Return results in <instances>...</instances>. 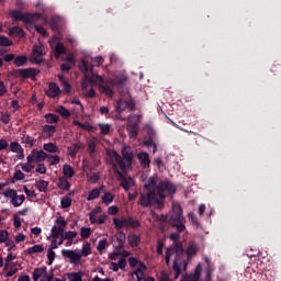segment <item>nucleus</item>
I'll use <instances>...</instances> for the list:
<instances>
[{
	"instance_id": "obj_1",
	"label": "nucleus",
	"mask_w": 281,
	"mask_h": 281,
	"mask_svg": "<svg viewBox=\"0 0 281 281\" xmlns=\"http://www.w3.org/2000/svg\"><path fill=\"white\" fill-rule=\"evenodd\" d=\"M175 194H177V186L172 181L162 180L157 183V179L150 177L143 186V192L140 193L138 204L142 207L161 205L166 198Z\"/></svg>"
},
{
	"instance_id": "obj_2",
	"label": "nucleus",
	"mask_w": 281,
	"mask_h": 281,
	"mask_svg": "<svg viewBox=\"0 0 281 281\" xmlns=\"http://www.w3.org/2000/svg\"><path fill=\"white\" fill-rule=\"evenodd\" d=\"M79 69L83 74L86 80L81 83L83 91L85 89H88L89 85H99V90L101 93H105V95L109 98H113L115 87H122V85H125L127 80L125 75H116L113 79L105 80L102 76L94 71V67L88 59H81L79 63Z\"/></svg>"
},
{
	"instance_id": "obj_3",
	"label": "nucleus",
	"mask_w": 281,
	"mask_h": 281,
	"mask_svg": "<svg viewBox=\"0 0 281 281\" xmlns=\"http://www.w3.org/2000/svg\"><path fill=\"white\" fill-rule=\"evenodd\" d=\"M121 154L122 156L116 150H106V156L115 161L121 171H126L133 165L134 154L128 146H123Z\"/></svg>"
},
{
	"instance_id": "obj_4",
	"label": "nucleus",
	"mask_w": 281,
	"mask_h": 281,
	"mask_svg": "<svg viewBox=\"0 0 281 281\" xmlns=\"http://www.w3.org/2000/svg\"><path fill=\"white\" fill-rule=\"evenodd\" d=\"M169 224L171 227L176 228L178 234L186 232V216H183V207L181 204H172V213L169 217Z\"/></svg>"
},
{
	"instance_id": "obj_5",
	"label": "nucleus",
	"mask_w": 281,
	"mask_h": 281,
	"mask_svg": "<svg viewBox=\"0 0 281 281\" xmlns=\"http://www.w3.org/2000/svg\"><path fill=\"white\" fill-rule=\"evenodd\" d=\"M114 110H115V113H116L115 114V120L121 121V122H125L126 116H123V113L125 111L133 112V111L136 110L135 100L133 98L119 99L115 102Z\"/></svg>"
},
{
	"instance_id": "obj_6",
	"label": "nucleus",
	"mask_w": 281,
	"mask_h": 281,
	"mask_svg": "<svg viewBox=\"0 0 281 281\" xmlns=\"http://www.w3.org/2000/svg\"><path fill=\"white\" fill-rule=\"evenodd\" d=\"M10 16L14 21H22L25 24H32L35 20L43 16L42 13H23L20 10L10 11Z\"/></svg>"
},
{
	"instance_id": "obj_7",
	"label": "nucleus",
	"mask_w": 281,
	"mask_h": 281,
	"mask_svg": "<svg viewBox=\"0 0 281 281\" xmlns=\"http://www.w3.org/2000/svg\"><path fill=\"white\" fill-rule=\"evenodd\" d=\"M181 268L183 272L188 270V259L186 258V256H176L172 265L175 280L179 279V277L181 276Z\"/></svg>"
},
{
	"instance_id": "obj_8",
	"label": "nucleus",
	"mask_w": 281,
	"mask_h": 281,
	"mask_svg": "<svg viewBox=\"0 0 281 281\" xmlns=\"http://www.w3.org/2000/svg\"><path fill=\"white\" fill-rule=\"evenodd\" d=\"M3 196L5 199H11V204L13 207H20L26 200L24 194L19 195L14 189H8L5 192H3Z\"/></svg>"
},
{
	"instance_id": "obj_9",
	"label": "nucleus",
	"mask_w": 281,
	"mask_h": 281,
	"mask_svg": "<svg viewBox=\"0 0 281 281\" xmlns=\"http://www.w3.org/2000/svg\"><path fill=\"white\" fill-rule=\"evenodd\" d=\"M45 46L43 44H35L32 48V56L30 63L32 65H41L43 63V56L45 55Z\"/></svg>"
},
{
	"instance_id": "obj_10",
	"label": "nucleus",
	"mask_w": 281,
	"mask_h": 281,
	"mask_svg": "<svg viewBox=\"0 0 281 281\" xmlns=\"http://www.w3.org/2000/svg\"><path fill=\"white\" fill-rule=\"evenodd\" d=\"M49 158V155L44 150L33 149L31 154L26 157L27 164H42Z\"/></svg>"
},
{
	"instance_id": "obj_11",
	"label": "nucleus",
	"mask_w": 281,
	"mask_h": 281,
	"mask_svg": "<svg viewBox=\"0 0 281 281\" xmlns=\"http://www.w3.org/2000/svg\"><path fill=\"white\" fill-rule=\"evenodd\" d=\"M61 256L65 259H69V262L74 266H79L82 260V255L77 249L76 250L63 249Z\"/></svg>"
},
{
	"instance_id": "obj_12",
	"label": "nucleus",
	"mask_w": 281,
	"mask_h": 281,
	"mask_svg": "<svg viewBox=\"0 0 281 281\" xmlns=\"http://www.w3.org/2000/svg\"><path fill=\"white\" fill-rule=\"evenodd\" d=\"M179 233H171L169 239L173 241L176 249V257H186V250L183 249V243L179 240Z\"/></svg>"
},
{
	"instance_id": "obj_13",
	"label": "nucleus",
	"mask_w": 281,
	"mask_h": 281,
	"mask_svg": "<svg viewBox=\"0 0 281 281\" xmlns=\"http://www.w3.org/2000/svg\"><path fill=\"white\" fill-rule=\"evenodd\" d=\"M14 76L18 78H23V80H26L27 78H36L37 76V69L36 68H22V69H15Z\"/></svg>"
},
{
	"instance_id": "obj_14",
	"label": "nucleus",
	"mask_w": 281,
	"mask_h": 281,
	"mask_svg": "<svg viewBox=\"0 0 281 281\" xmlns=\"http://www.w3.org/2000/svg\"><path fill=\"white\" fill-rule=\"evenodd\" d=\"M202 270H203V268L201 267V265H198V267L195 268L194 273H184V274H182V278L180 279V281H200Z\"/></svg>"
},
{
	"instance_id": "obj_15",
	"label": "nucleus",
	"mask_w": 281,
	"mask_h": 281,
	"mask_svg": "<svg viewBox=\"0 0 281 281\" xmlns=\"http://www.w3.org/2000/svg\"><path fill=\"white\" fill-rule=\"evenodd\" d=\"M130 223H131V216L127 217H113V224L115 226V229H124V228H130Z\"/></svg>"
},
{
	"instance_id": "obj_16",
	"label": "nucleus",
	"mask_w": 281,
	"mask_h": 281,
	"mask_svg": "<svg viewBox=\"0 0 281 281\" xmlns=\"http://www.w3.org/2000/svg\"><path fill=\"white\" fill-rule=\"evenodd\" d=\"M198 252H199V247H196V244H194V243L189 244V247L184 251V257L187 259V266H188V263H190V260H192V257L196 256Z\"/></svg>"
},
{
	"instance_id": "obj_17",
	"label": "nucleus",
	"mask_w": 281,
	"mask_h": 281,
	"mask_svg": "<svg viewBox=\"0 0 281 281\" xmlns=\"http://www.w3.org/2000/svg\"><path fill=\"white\" fill-rule=\"evenodd\" d=\"M137 159H138L143 169L150 168L151 160H150V157H149L148 153H146V151L139 153L137 155Z\"/></svg>"
},
{
	"instance_id": "obj_18",
	"label": "nucleus",
	"mask_w": 281,
	"mask_h": 281,
	"mask_svg": "<svg viewBox=\"0 0 281 281\" xmlns=\"http://www.w3.org/2000/svg\"><path fill=\"white\" fill-rule=\"evenodd\" d=\"M60 93H61V90L57 83L50 82L48 85V90L46 91V95L48 98H58V95H60Z\"/></svg>"
},
{
	"instance_id": "obj_19",
	"label": "nucleus",
	"mask_w": 281,
	"mask_h": 281,
	"mask_svg": "<svg viewBox=\"0 0 281 281\" xmlns=\"http://www.w3.org/2000/svg\"><path fill=\"white\" fill-rule=\"evenodd\" d=\"M127 240L131 248H138L142 244V236L135 233H131L127 236Z\"/></svg>"
},
{
	"instance_id": "obj_20",
	"label": "nucleus",
	"mask_w": 281,
	"mask_h": 281,
	"mask_svg": "<svg viewBox=\"0 0 281 281\" xmlns=\"http://www.w3.org/2000/svg\"><path fill=\"white\" fill-rule=\"evenodd\" d=\"M57 132V127L55 125H44L42 127V136L44 138H52Z\"/></svg>"
},
{
	"instance_id": "obj_21",
	"label": "nucleus",
	"mask_w": 281,
	"mask_h": 281,
	"mask_svg": "<svg viewBox=\"0 0 281 281\" xmlns=\"http://www.w3.org/2000/svg\"><path fill=\"white\" fill-rule=\"evenodd\" d=\"M120 176H121V187L124 188L126 192H128L134 186V179L132 177L127 178L122 173H120Z\"/></svg>"
},
{
	"instance_id": "obj_22",
	"label": "nucleus",
	"mask_w": 281,
	"mask_h": 281,
	"mask_svg": "<svg viewBox=\"0 0 281 281\" xmlns=\"http://www.w3.org/2000/svg\"><path fill=\"white\" fill-rule=\"evenodd\" d=\"M126 120H127L128 126L139 127L142 123V115L139 114L128 115Z\"/></svg>"
},
{
	"instance_id": "obj_23",
	"label": "nucleus",
	"mask_w": 281,
	"mask_h": 281,
	"mask_svg": "<svg viewBox=\"0 0 281 281\" xmlns=\"http://www.w3.org/2000/svg\"><path fill=\"white\" fill-rule=\"evenodd\" d=\"M57 187L63 191H70L71 183L65 177H59L57 180Z\"/></svg>"
},
{
	"instance_id": "obj_24",
	"label": "nucleus",
	"mask_w": 281,
	"mask_h": 281,
	"mask_svg": "<svg viewBox=\"0 0 281 281\" xmlns=\"http://www.w3.org/2000/svg\"><path fill=\"white\" fill-rule=\"evenodd\" d=\"M67 48L61 42H57V44L54 47V57L55 58H60L63 54H66Z\"/></svg>"
},
{
	"instance_id": "obj_25",
	"label": "nucleus",
	"mask_w": 281,
	"mask_h": 281,
	"mask_svg": "<svg viewBox=\"0 0 281 281\" xmlns=\"http://www.w3.org/2000/svg\"><path fill=\"white\" fill-rule=\"evenodd\" d=\"M87 151L91 158H94L95 153H97V140L95 139L87 140Z\"/></svg>"
},
{
	"instance_id": "obj_26",
	"label": "nucleus",
	"mask_w": 281,
	"mask_h": 281,
	"mask_svg": "<svg viewBox=\"0 0 281 281\" xmlns=\"http://www.w3.org/2000/svg\"><path fill=\"white\" fill-rule=\"evenodd\" d=\"M49 187V182L46 180H37L35 182V188L41 193H46Z\"/></svg>"
},
{
	"instance_id": "obj_27",
	"label": "nucleus",
	"mask_w": 281,
	"mask_h": 281,
	"mask_svg": "<svg viewBox=\"0 0 281 281\" xmlns=\"http://www.w3.org/2000/svg\"><path fill=\"white\" fill-rule=\"evenodd\" d=\"M10 36H18L19 38H25V32L20 26H13L9 30Z\"/></svg>"
},
{
	"instance_id": "obj_28",
	"label": "nucleus",
	"mask_w": 281,
	"mask_h": 281,
	"mask_svg": "<svg viewBox=\"0 0 281 281\" xmlns=\"http://www.w3.org/2000/svg\"><path fill=\"white\" fill-rule=\"evenodd\" d=\"M47 272V267L35 268L33 271V281H38L42 277L44 278Z\"/></svg>"
},
{
	"instance_id": "obj_29",
	"label": "nucleus",
	"mask_w": 281,
	"mask_h": 281,
	"mask_svg": "<svg viewBox=\"0 0 281 281\" xmlns=\"http://www.w3.org/2000/svg\"><path fill=\"white\" fill-rule=\"evenodd\" d=\"M45 250V247L43 245H34L32 247H29L25 252L29 255V256H33L35 254H42L44 252Z\"/></svg>"
},
{
	"instance_id": "obj_30",
	"label": "nucleus",
	"mask_w": 281,
	"mask_h": 281,
	"mask_svg": "<svg viewBox=\"0 0 281 281\" xmlns=\"http://www.w3.org/2000/svg\"><path fill=\"white\" fill-rule=\"evenodd\" d=\"M65 233V229L63 227H59L57 225H54L50 229V237L53 239H58L60 236H63Z\"/></svg>"
},
{
	"instance_id": "obj_31",
	"label": "nucleus",
	"mask_w": 281,
	"mask_h": 281,
	"mask_svg": "<svg viewBox=\"0 0 281 281\" xmlns=\"http://www.w3.org/2000/svg\"><path fill=\"white\" fill-rule=\"evenodd\" d=\"M29 57L25 55H19L14 58L13 64L15 67H24V65H27Z\"/></svg>"
},
{
	"instance_id": "obj_32",
	"label": "nucleus",
	"mask_w": 281,
	"mask_h": 281,
	"mask_svg": "<svg viewBox=\"0 0 281 281\" xmlns=\"http://www.w3.org/2000/svg\"><path fill=\"white\" fill-rule=\"evenodd\" d=\"M44 119H45L46 123L49 124V125H54V124L59 123V116L57 114H54V113L45 114Z\"/></svg>"
},
{
	"instance_id": "obj_33",
	"label": "nucleus",
	"mask_w": 281,
	"mask_h": 281,
	"mask_svg": "<svg viewBox=\"0 0 281 281\" xmlns=\"http://www.w3.org/2000/svg\"><path fill=\"white\" fill-rule=\"evenodd\" d=\"M63 175L65 176V178L71 179L76 175V171L70 165H64Z\"/></svg>"
},
{
	"instance_id": "obj_34",
	"label": "nucleus",
	"mask_w": 281,
	"mask_h": 281,
	"mask_svg": "<svg viewBox=\"0 0 281 281\" xmlns=\"http://www.w3.org/2000/svg\"><path fill=\"white\" fill-rule=\"evenodd\" d=\"M81 149V145L79 143L72 144L67 148V151L71 158H75Z\"/></svg>"
},
{
	"instance_id": "obj_35",
	"label": "nucleus",
	"mask_w": 281,
	"mask_h": 281,
	"mask_svg": "<svg viewBox=\"0 0 281 281\" xmlns=\"http://www.w3.org/2000/svg\"><path fill=\"white\" fill-rule=\"evenodd\" d=\"M102 209L101 206H98L97 209H93L89 213V221L91 224H98V214L101 213Z\"/></svg>"
},
{
	"instance_id": "obj_36",
	"label": "nucleus",
	"mask_w": 281,
	"mask_h": 281,
	"mask_svg": "<svg viewBox=\"0 0 281 281\" xmlns=\"http://www.w3.org/2000/svg\"><path fill=\"white\" fill-rule=\"evenodd\" d=\"M83 273L82 271L78 272H68L67 273V279L68 281H83Z\"/></svg>"
},
{
	"instance_id": "obj_37",
	"label": "nucleus",
	"mask_w": 281,
	"mask_h": 281,
	"mask_svg": "<svg viewBox=\"0 0 281 281\" xmlns=\"http://www.w3.org/2000/svg\"><path fill=\"white\" fill-rule=\"evenodd\" d=\"M43 149L49 154H56L59 151V147L54 143H46L43 145Z\"/></svg>"
},
{
	"instance_id": "obj_38",
	"label": "nucleus",
	"mask_w": 281,
	"mask_h": 281,
	"mask_svg": "<svg viewBox=\"0 0 281 281\" xmlns=\"http://www.w3.org/2000/svg\"><path fill=\"white\" fill-rule=\"evenodd\" d=\"M100 195H101V189L94 188L88 193L87 201L89 202L94 201L99 199Z\"/></svg>"
},
{
	"instance_id": "obj_39",
	"label": "nucleus",
	"mask_w": 281,
	"mask_h": 281,
	"mask_svg": "<svg viewBox=\"0 0 281 281\" xmlns=\"http://www.w3.org/2000/svg\"><path fill=\"white\" fill-rule=\"evenodd\" d=\"M21 143L29 146V148H33L35 145V139L30 135L23 134L21 137Z\"/></svg>"
},
{
	"instance_id": "obj_40",
	"label": "nucleus",
	"mask_w": 281,
	"mask_h": 281,
	"mask_svg": "<svg viewBox=\"0 0 281 281\" xmlns=\"http://www.w3.org/2000/svg\"><path fill=\"white\" fill-rule=\"evenodd\" d=\"M91 254H92L91 244H90V243L83 244V245H82V248H81V254H80V256H81V257H89Z\"/></svg>"
},
{
	"instance_id": "obj_41",
	"label": "nucleus",
	"mask_w": 281,
	"mask_h": 281,
	"mask_svg": "<svg viewBox=\"0 0 281 281\" xmlns=\"http://www.w3.org/2000/svg\"><path fill=\"white\" fill-rule=\"evenodd\" d=\"M114 201V195L112 194V192L106 191L103 195H102V203L105 205H110L111 203H113Z\"/></svg>"
},
{
	"instance_id": "obj_42",
	"label": "nucleus",
	"mask_w": 281,
	"mask_h": 281,
	"mask_svg": "<svg viewBox=\"0 0 281 281\" xmlns=\"http://www.w3.org/2000/svg\"><path fill=\"white\" fill-rule=\"evenodd\" d=\"M10 150H11V153H13V154H20L21 151L24 150V148L21 146L20 143H18V142H11V143H10Z\"/></svg>"
},
{
	"instance_id": "obj_43",
	"label": "nucleus",
	"mask_w": 281,
	"mask_h": 281,
	"mask_svg": "<svg viewBox=\"0 0 281 281\" xmlns=\"http://www.w3.org/2000/svg\"><path fill=\"white\" fill-rule=\"evenodd\" d=\"M77 236H78V232H76V231H68V232H64L63 233L61 239L74 240Z\"/></svg>"
},
{
	"instance_id": "obj_44",
	"label": "nucleus",
	"mask_w": 281,
	"mask_h": 281,
	"mask_svg": "<svg viewBox=\"0 0 281 281\" xmlns=\"http://www.w3.org/2000/svg\"><path fill=\"white\" fill-rule=\"evenodd\" d=\"M92 235L91 227H81L80 228V237L81 239H88Z\"/></svg>"
},
{
	"instance_id": "obj_45",
	"label": "nucleus",
	"mask_w": 281,
	"mask_h": 281,
	"mask_svg": "<svg viewBox=\"0 0 281 281\" xmlns=\"http://www.w3.org/2000/svg\"><path fill=\"white\" fill-rule=\"evenodd\" d=\"M15 259H16V256H14L12 252H8L7 258H5L7 263L4 265L3 271H8L12 267L11 263H9V262H11Z\"/></svg>"
},
{
	"instance_id": "obj_46",
	"label": "nucleus",
	"mask_w": 281,
	"mask_h": 281,
	"mask_svg": "<svg viewBox=\"0 0 281 281\" xmlns=\"http://www.w3.org/2000/svg\"><path fill=\"white\" fill-rule=\"evenodd\" d=\"M71 204H72V199L69 196H64L60 200V206L63 210L69 209L71 206Z\"/></svg>"
},
{
	"instance_id": "obj_47",
	"label": "nucleus",
	"mask_w": 281,
	"mask_h": 281,
	"mask_svg": "<svg viewBox=\"0 0 281 281\" xmlns=\"http://www.w3.org/2000/svg\"><path fill=\"white\" fill-rule=\"evenodd\" d=\"M55 224L59 225L58 227L65 231L67 228L68 222L65 220L64 216H58L55 220Z\"/></svg>"
},
{
	"instance_id": "obj_48",
	"label": "nucleus",
	"mask_w": 281,
	"mask_h": 281,
	"mask_svg": "<svg viewBox=\"0 0 281 281\" xmlns=\"http://www.w3.org/2000/svg\"><path fill=\"white\" fill-rule=\"evenodd\" d=\"M56 113H58L64 119H69L71 116V113L68 109H65V106H60L56 110Z\"/></svg>"
},
{
	"instance_id": "obj_49",
	"label": "nucleus",
	"mask_w": 281,
	"mask_h": 281,
	"mask_svg": "<svg viewBox=\"0 0 281 281\" xmlns=\"http://www.w3.org/2000/svg\"><path fill=\"white\" fill-rule=\"evenodd\" d=\"M106 246H108V239L106 238L100 239L97 245V250L100 254H102L106 249Z\"/></svg>"
},
{
	"instance_id": "obj_50",
	"label": "nucleus",
	"mask_w": 281,
	"mask_h": 281,
	"mask_svg": "<svg viewBox=\"0 0 281 281\" xmlns=\"http://www.w3.org/2000/svg\"><path fill=\"white\" fill-rule=\"evenodd\" d=\"M127 132L131 138H136L138 136V126H127Z\"/></svg>"
},
{
	"instance_id": "obj_51",
	"label": "nucleus",
	"mask_w": 281,
	"mask_h": 281,
	"mask_svg": "<svg viewBox=\"0 0 281 281\" xmlns=\"http://www.w3.org/2000/svg\"><path fill=\"white\" fill-rule=\"evenodd\" d=\"M99 128L101 131V134L103 136H108L111 133V126L110 124H99Z\"/></svg>"
},
{
	"instance_id": "obj_52",
	"label": "nucleus",
	"mask_w": 281,
	"mask_h": 281,
	"mask_svg": "<svg viewBox=\"0 0 281 281\" xmlns=\"http://www.w3.org/2000/svg\"><path fill=\"white\" fill-rule=\"evenodd\" d=\"M188 216L191 224H193L196 227L201 226V222H199V217L196 216V214L190 212Z\"/></svg>"
},
{
	"instance_id": "obj_53",
	"label": "nucleus",
	"mask_w": 281,
	"mask_h": 281,
	"mask_svg": "<svg viewBox=\"0 0 281 281\" xmlns=\"http://www.w3.org/2000/svg\"><path fill=\"white\" fill-rule=\"evenodd\" d=\"M55 259H56V252L53 250V248H48L47 250L48 266H52Z\"/></svg>"
},
{
	"instance_id": "obj_54",
	"label": "nucleus",
	"mask_w": 281,
	"mask_h": 281,
	"mask_svg": "<svg viewBox=\"0 0 281 281\" xmlns=\"http://www.w3.org/2000/svg\"><path fill=\"white\" fill-rule=\"evenodd\" d=\"M21 169L26 173H31L35 169V166L32 162L21 164Z\"/></svg>"
},
{
	"instance_id": "obj_55",
	"label": "nucleus",
	"mask_w": 281,
	"mask_h": 281,
	"mask_svg": "<svg viewBox=\"0 0 281 281\" xmlns=\"http://www.w3.org/2000/svg\"><path fill=\"white\" fill-rule=\"evenodd\" d=\"M11 45H13V42L10 41L8 37L5 36H1L0 35V47H10Z\"/></svg>"
},
{
	"instance_id": "obj_56",
	"label": "nucleus",
	"mask_w": 281,
	"mask_h": 281,
	"mask_svg": "<svg viewBox=\"0 0 281 281\" xmlns=\"http://www.w3.org/2000/svg\"><path fill=\"white\" fill-rule=\"evenodd\" d=\"M139 227H142V223L137 218H134L133 216H131V218H130V228L136 229V228H139Z\"/></svg>"
},
{
	"instance_id": "obj_57",
	"label": "nucleus",
	"mask_w": 281,
	"mask_h": 281,
	"mask_svg": "<svg viewBox=\"0 0 281 281\" xmlns=\"http://www.w3.org/2000/svg\"><path fill=\"white\" fill-rule=\"evenodd\" d=\"M175 255H177V248H175V245L170 246V247H167V249L165 251V257L171 258Z\"/></svg>"
},
{
	"instance_id": "obj_58",
	"label": "nucleus",
	"mask_w": 281,
	"mask_h": 281,
	"mask_svg": "<svg viewBox=\"0 0 281 281\" xmlns=\"http://www.w3.org/2000/svg\"><path fill=\"white\" fill-rule=\"evenodd\" d=\"M9 240V232L7 229L0 231V244H4Z\"/></svg>"
},
{
	"instance_id": "obj_59",
	"label": "nucleus",
	"mask_w": 281,
	"mask_h": 281,
	"mask_svg": "<svg viewBox=\"0 0 281 281\" xmlns=\"http://www.w3.org/2000/svg\"><path fill=\"white\" fill-rule=\"evenodd\" d=\"M99 180H100V173H99V172H94V173H92L91 176L88 177V181H89L91 184L98 183Z\"/></svg>"
},
{
	"instance_id": "obj_60",
	"label": "nucleus",
	"mask_w": 281,
	"mask_h": 281,
	"mask_svg": "<svg viewBox=\"0 0 281 281\" xmlns=\"http://www.w3.org/2000/svg\"><path fill=\"white\" fill-rule=\"evenodd\" d=\"M116 241L117 244H124L126 243V234L121 231L120 233L116 234Z\"/></svg>"
},
{
	"instance_id": "obj_61",
	"label": "nucleus",
	"mask_w": 281,
	"mask_h": 281,
	"mask_svg": "<svg viewBox=\"0 0 281 281\" xmlns=\"http://www.w3.org/2000/svg\"><path fill=\"white\" fill-rule=\"evenodd\" d=\"M136 277V281H144V272L140 269H135L132 273V278Z\"/></svg>"
},
{
	"instance_id": "obj_62",
	"label": "nucleus",
	"mask_w": 281,
	"mask_h": 281,
	"mask_svg": "<svg viewBox=\"0 0 281 281\" xmlns=\"http://www.w3.org/2000/svg\"><path fill=\"white\" fill-rule=\"evenodd\" d=\"M13 179H14L15 181H23V180L25 179V175H24L23 171L16 170V171L14 172V175H13Z\"/></svg>"
},
{
	"instance_id": "obj_63",
	"label": "nucleus",
	"mask_w": 281,
	"mask_h": 281,
	"mask_svg": "<svg viewBox=\"0 0 281 281\" xmlns=\"http://www.w3.org/2000/svg\"><path fill=\"white\" fill-rule=\"evenodd\" d=\"M35 30L37 34H41V36H44V37L48 36V33L44 26L35 25Z\"/></svg>"
},
{
	"instance_id": "obj_64",
	"label": "nucleus",
	"mask_w": 281,
	"mask_h": 281,
	"mask_svg": "<svg viewBox=\"0 0 281 281\" xmlns=\"http://www.w3.org/2000/svg\"><path fill=\"white\" fill-rule=\"evenodd\" d=\"M159 281H170V276H168V272L166 270H162L158 277Z\"/></svg>"
}]
</instances>
